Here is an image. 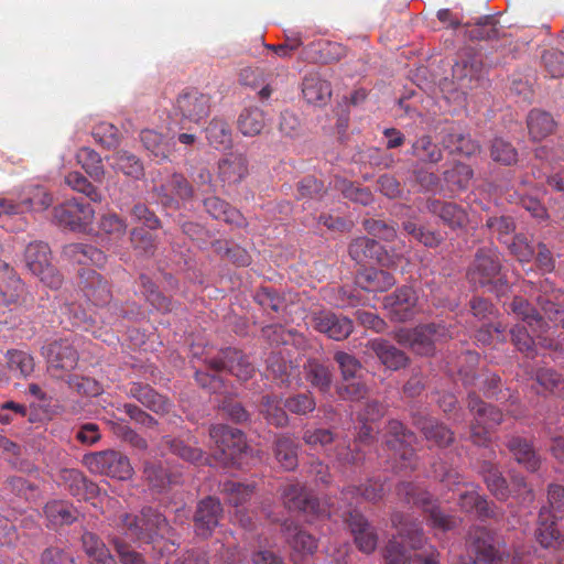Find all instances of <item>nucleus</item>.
<instances>
[{
  "label": "nucleus",
  "mask_w": 564,
  "mask_h": 564,
  "mask_svg": "<svg viewBox=\"0 0 564 564\" xmlns=\"http://www.w3.org/2000/svg\"><path fill=\"white\" fill-rule=\"evenodd\" d=\"M208 370L223 371L227 370L241 381L249 380L256 369L248 358L236 348H226L218 356L205 360Z\"/></svg>",
  "instance_id": "9b49d317"
},
{
  "label": "nucleus",
  "mask_w": 564,
  "mask_h": 564,
  "mask_svg": "<svg viewBox=\"0 0 564 564\" xmlns=\"http://www.w3.org/2000/svg\"><path fill=\"white\" fill-rule=\"evenodd\" d=\"M26 268L32 274L40 278L41 282L51 289L62 285V275L51 262V250L47 243L35 241L28 245L24 252Z\"/></svg>",
  "instance_id": "39448f33"
},
{
  "label": "nucleus",
  "mask_w": 564,
  "mask_h": 564,
  "mask_svg": "<svg viewBox=\"0 0 564 564\" xmlns=\"http://www.w3.org/2000/svg\"><path fill=\"white\" fill-rule=\"evenodd\" d=\"M348 251L351 259L357 263L375 261L382 267H390L394 263L382 246L368 237H359L352 240Z\"/></svg>",
  "instance_id": "412c9836"
},
{
  "label": "nucleus",
  "mask_w": 564,
  "mask_h": 564,
  "mask_svg": "<svg viewBox=\"0 0 564 564\" xmlns=\"http://www.w3.org/2000/svg\"><path fill=\"white\" fill-rule=\"evenodd\" d=\"M140 516L143 531H149L151 535V543L158 538H164L169 533L170 525L166 518L159 511L152 508H144Z\"/></svg>",
  "instance_id": "864d4df0"
},
{
  "label": "nucleus",
  "mask_w": 564,
  "mask_h": 564,
  "mask_svg": "<svg viewBox=\"0 0 564 564\" xmlns=\"http://www.w3.org/2000/svg\"><path fill=\"white\" fill-rule=\"evenodd\" d=\"M412 154L429 163H437L443 159L441 149L430 135H422L412 144Z\"/></svg>",
  "instance_id": "69168bd1"
},
{
  "label": "nucleus",
  "mask_w": 564,
  "mask_h": 564,
  "mask_svg": "<svg viewBox=\"0 0 564 564\" xmlns=\"http://www.w3.org/2000/svg\"><path fill=\"white\" fill-rule=\"evenodd\" d=\"M8 369L15 376L29 378L35 368L34 357L24 350L10 349L6 354Z\"/></svg>",
  "instance_id": "603ef678"
},
{
  "label": "nucleus",
  "mask_w": 564,
  "mask_h": 564,
  "mask_svg": "<svg viewBox=\"0 0 564 564\" xmlns=\"http://www.w3.org/2000/svg\"><path fill=\"white\" fill-rule=\"evenodd\" d=\"M458 506L465 512L476 511L479 518L488 519L495 517V505L479 495L477 487L459 495Z\"/></svg>",
  "instance_id": "e433bc0d"
},
{
  "label": "nucleus",
  "mask_w": 564,
  "mask_h": 564,
  "mask_svg": "<svg viewBox=\"0 0 564 564\" xmlns=\"http://www.w3.org/2000/svg\"><path fill=\"white\" fill-rule=\"evenodd\" d=\"M162 446L169 448L172 454L183 460L192 464H203L208 460L200 448L192 446L180 438L164 436L162 440Z\"/></svg>",
  "instance_id": "37998d69"
},
{
  "label": "nucleus",
  "mask_w": 564,
  "mask_h": 564,
  "mask_svg": "<svg viewBox=\"0 0 564 564\" xmlns=\"http://www.w3.org/2000/svg\"><path fill=\"white\" fill-rule=\"evenodd\" d=\"M485 67L480 56L466 54L453 66V77L462 89L477 87L484 78Z\"/></svg>",
  "instance_id": "aec40b11"
},
{
  "label": "nucleus",
  "mask_w": 564,
  "mask_h": 564,
  "mask_svg": "<svg viewBox=\"0 0 564 564\" xmlns=\"http://www.w3.org/2000/svg\"><path fill=\"white\" fill-rule=\"evenodd\" d=\"M237 126L246 137L258 135L265 126L264 112L258 107H247L240 112Z\"/></svg>",
  "instance_id": "49530a36"
},
{
  "label": "nucleus",
  "mask_w": 564,
  "mask_h": 564,
  "mask_svg": "<svg viewBox=\"0 0 564 564\" xmlns=\"http://www.w3.org/2000/svg\"><path fill=\"white\" fill-rule=\"evenodd\" d=\"M366 347L390 370L397 371L409 364V357L387 339H370Z\"/></svg>",
  "instance_id": "393cba45"
},
{
  "label": "nucleus",
  "mask_w": 564,
  "mask_h": 564,
  "mask_svg": "<svg viewBox=\"0 0 564 564\" xmlns=\"http://www.w3.org/2000/svg\"><path fill=\"white\" fill-rule=\"evenodd\" d=\"M394 283V276L383 270L369 269L357 276V284L367 292H384Z\"/></svg>",
  "instance_id": "a19ab883"
},
{
  "label": "nucleus",
  "mask_w": 564,
  "mask_h": 564,
  "mask_svg": "<svg viewBox=\"0 0 564 564\" xmlns=\"http://www.w3.org/2000/svg\"><path fill=\"white\" fill-rule=\"evenodd\" d=\"M62 478L69 494L78 499H87L97 492V485L89 481L83 473L77 469H65Z\"/></svg>",
  "instance_id": "4c0bfd02"
},
{
  "label": "nucleus",
  "mask_w": 564,
  "mask_h": 564,
  "mask_svg": "<svg viewBox=\"0 0 564 564\" xmlns=\"http://www.w3.org/2000/svg\"><path fill=\"white\" fill-rule=\"evenodd\" d=\"M340 518L348 525L358 550L365 554L375 552L378 545V533L369 521L356 509L346 510Z\"/></svg>",
  "instance_id": "ddd939ff"
},
{
  "label": "nucleus",
  "mask_w": 564,
  "mask_h": 564,
  "mask_svg": "<svg viewBox=\"0 0 564 564\" xmlns=\"http://www.w3.org/2000/svg\"><path fill=\"white\" fill-rule=\"evenodd\" d=\"M490 156L497 163L511 165L518 161V151L509 141L495 138L490 145Z\"/></svg>",
  "instance_id": "774afa93"
},
{
  "label": "nucleus",
  "mask_w": 564,
  "mask_h": 564,
  "mask_svg": "<svg viewBox=\"0 0 564 564\" xmlns=\"http://www.w3.org/2000/svg\"><path fill=\"white\" fill-rule=\"evenodd\" d=\"M47 370L52 377L63 379L66 372L74 370L78 364V352L68 339L53 340L42 347Z\"/></svg>",
  "instance_id": "0eeeda50"
},
{
  "label": "nucleus",
  "mask_w": 564,
  "mask_h": 564,
  "mask_svg": "<svg viewBox=\"0 0 564 564\" xmlns=\"http://www.w3.org/2000/svg\"><path fill=\"white\" fill-rule=\"evenodd\" d=\"M466 276L471 285L487 289L497 294L505 292L508 288L501 254L494 246L477 249Z\"/></svg>",
  "instance_id": "f257e3e1"
},
{
  "label": "nucleus",
  "mask_w": 564,
  "mask_h": 564,
  "mask_svg": "<svg viewBox=\"0 0 564 564\" xmlns=\"http://www.w3.org/2000/svg\"><path fill=\"white\" fill-rule=\"evenodd\" d=\"M417 301V294L412 288L402 286L384 296L383 306L393 321L406 322L419 312Z\"/></svg>",
  "instance_id": "2eb2a0df"
},
{
  "label": "nucleus",
  "mask_w": 564,
  "mask_h": 564,
  "mask_svg": "<svg viewBox=\"0 0 564 564\" xmlns=\"http://www.w3.org/2000/svg\"><path fill=\"white\" fill-rule=\"evenodd\" d=\"M468 409L474 414V420L489 430L502 423V412L497 406L485 403L475 392L468 394Z\"/></svg>",
  "instance_id": "7c9ffc66"
},
{
  "label": "nucleus",
  "mask_w": 564,
  "mask_h": 564,
  "mask_svg": "<svg viewBox=\"0 0 564 564\" xmlns=\"http://www.w3.org/2000/svg\"><path fill=\"white\" fill-rule=\"evenodd\" d=\"M426 208L432 215L437 216L444 225L453 230L463 229L469 223L466 209L456 203L429 198Z\"/></svg>",
  "instance_id": "4be33fe9"
},
{
  "label": "nucleus",
  "mask_w": 564,
  "mask_h": 564,
  "mask_svg": "<svg viewBox=\"0 0 564 564\" xmlns=\"http://www.w3.org/2000/svg\"><path fill=\"white\" fill-rule=\"evenodd\" d=\"M536 291L534 299L545 317L564 328V291L555 288L547 278L539 281Z\"/></svg>",
  "instance_id": "9d476101"
},
{
  "label": "nucleus",
  "mask_w": 564,
  "mask_h": 564,
  "mask_svg": "<svg viewBox=\"0 0 564 564\" xmlns=\"http://www.w3.org/2000/svg\"><path fill=\"white\" fill-rule=\"evenodd\" d=\"M398 492L409 503L422 508L427 513V521L433 529L446 532L457 525V519L442 511L429 491L412 482H402L398 488Z\"/></svg>",
  "instance_id": "7ed1b4c3"
},
{
  "label": "nucleus",
  "mask_w": 564,
  "mask_h": 564,
  "mask_svg": "<svg viewBox=\"0 0 564 564\" xmlns=\"http://www.w3.org/2000/svg\"><path fill=\"white\" fill-rule=\"evenodd\" d=\"M128 395L135 399L156 414H165L171 409L170 400L166 397L159 394L149 384L132 383L128 391Z\"/></svg>",
  "instance_id": "bb28decb"
},
{
  "label": "nucleus",
  "mask_w": 564,
  "mask_h": 564,
  "mask_svg": "<svg viewBox=\"0 0 564 564\" xmlns=\"http://www.w3.org/2000/svg\"><path fill=\"white\" fill-rule=\"evenodd\" d=\"M223 518V507L218 499L207 497L197 503L193 518L196 535L207 539Z\"/></svg>",
  "instance_id": "6ab92c4d"
},
{
  "label": "nucleus",
  "mask_w": 564,
  "mask_h": 564,
  "mask_svg": "<svg viewBox=\"0 0 564 564\" xmlns=\"http://www.w3.org/2000/svg\"><path fill=\"white\" fill-rule=\"evenodd\" d=\"M529 134L533 140H542L550 135L555 128V121L549 112L533 109L527 119Z\"/></svg>",
  "instance_id": "de8ad7c7"
},
{
  "label": "nucleus",
  "mask_w": 564,
  "mask_h": 564,
  "mask_svg": "<svg viewBox=\"0 0 564 564\" xmlns=\"http://www.w3.org/2000/svg\"><path fill=\"white\" fill-rule=\"evenodd\" d=\"M205 210L215 219L236 227L246 226V218L235 207L217 196L206 197L203 200Z\"/></svg>",
  "instance_id": "cd10ccee"
},
{
  "label": "nucleus",
  "mask_w": 564,
  "mask_h": 564,
  "mask_svg": "<svg viewBox=\"0 0 564 564\" xmlns=\"http://www.w3.org/2000/svg\"><path fill=\"white\" fill-rule=\"evenodd\" d=\"M82 542L85 553L97 564H117L107 545L95 533L85 532Z\"/></svg>",
  "instance_id": "a18cd8bd"
},
{
  "label": "nucleus",
  "mask_w": 564,
  "mask_h": 564,
  "mask_svg": "<svg viewBox=\"0 0 564 564\" xmlns=\"http://www.w3.org/2000/svg\"><path fill=\"white\" fill-rule=\"evenodd\" d=\"M80 288L89 302L96 306L108 304L112 297L111 291L106 281L93 269H82L79 272Z\"/></svg>",
  "instance_id": "5701e85b"
},
{
  "label": "nucleus",
  "mask_w": 564,
  "mask_h": 564,
  "mask_svg": "<svg viewBox=\"0 0 564 564\" xmlns=\"http://www.w3.org/2000/svg\"><path fill=\"white\" fill-rule=\"evenodd\" d=\"M88 469L98 475L108 476L119 480L132 477L133 468L129 458L117 451H104L86 455L84 458Z\"/></svg>",
  "instance_id": "423d86ee"
},
{
  "label": "nucleus",
  "mask_w": 564,
  "mask_h": 564,
  "mask_svg": "<svg viewBox=\"0 0 564 564\" xmlns=\"http://www.w3.org/2000/svg\"><path fill=\"white\" fill-rule=\"evenodd\" d=\"M24 291V284L7 262L0 261V292L9 302H15Z\"/></svg>",
  "instance_id": "ea45409f"
},
{
  "label": "nucleus",
  "mask_w": 564,
  "mask_h": 564,
  "mask_svg": "<svg viewBox=\"0 0 564 564\" xmlns=\"http://www.w3.org/2000/svg\"><path fill=\"white\" fill-rule=\"evenodd\" d=\"M449 336L448 329L441 324L430 323L414 328H400L394 332V339L420 356H432L435 344Z\"/></svg>",
  "instance_id": "f03ea898"
},
{
  "label": "nucleus",
  "mask_w": 564,
  "mask_h": 564,
  "mask_svg": "<svg viewBox=\"0 0 564 564\" xmlns=\"http://www.w3.org/2000/svg\"><path fill=\"white\" fill-rule=\"evenodd\" d=\"M391 522L398 529L400 539L408 542L411 549L420 550L423 547L424 534L420 522L408 521L399 512L392 514Z\"/></svg>",
  "instance_id": "72a5a7b5"
},
{
  "label": "nucleus",
  "mask_w": 564,
  "mask_h": 564,
  "mask_svg": "<svg viewBox=\"0 0 564 564\" xmlns=\"http://www.w3.org/2000/svg\"><path fill=\"white\" fill-rule=\"evenodd\" d=\"M507 447L527 470L533 473L540 468V457L527 440L513 436L507 442Z\"/></svg>",
  "instance_id": "f704fd0d"
},
{
  "label": "nucleus",
  "mask_w": 564,
  "mask_h": 564,
  "mask_svg": "<svg viewBox=\"0 0 564 564\" xmlns=\"http://www.w3.org/2000/svg\"><path fill=\"white\" fill-rule=\"evenodd\" d=\"M65 183L74 191L84 194L94 203L102 200L101 193L79 172H69Z\"/></svg>",
  "instance_id": "338daca9"
},
{
  "label": "nucleus",
  "mask_w": 564,
  "mask_h": 564,
  "mask_svg": "<svg viewBox=\"0 0 564 564\" xmlns=\"http://www.w3.org/2000/svg\"><path fill=\"white\" fill-rule=\"evenodd\" d=\"M479 474L482 476L488 490L498 500L506 501L509 498V486L497 465L489 460H484L479 466Z\"/></svg>",
  "instance_id": "473e14b6"
},
{
  "label": "nucleus",
  "mask_w": 564,
  "mask_h": 564,
  "mask_svg": "<svg viewBox=\"0 0 564 564\" xmlns=\"http://www.w3.org/2000/svg\"><path fill=\"white\" fill-rule=\"evenodd\" d=\"M305 379L322 393L329 391L333 373L328 366L317 359H310L305 366Z\"/></svg>",
  "instance_id": "79ce46f5"
},
{
  "label": "nucleus",
  "mask_w": 564,
  "mask_h": 564,
  "mask_svg": "<svg viewBox=\"0 0 564 564\" xmlns=\"http://www.w3.org/2000/svg\"><path fill=\"white\" fill-rule=\"evenodd\" d=\"M274 455L286 470H293L297 466V445L288 435H281L275 440Z\"/></svg>",
  "instance_id": "5fc2aeb1"
},
{
  "label": "nucleus",
  "mask_w": 564,
  "mask_h": 564,
  "mask_svg": "<svg viewBox=\"0 0 564 564\" xmlns=\"http://www.w3.org/2000/svg\"><path fill=\"white\" fill-rule=\"evenodd\" d=\"M302 93L308 104L324 106L332 97V86L318 74H308L303 79Z\"/></svg>",
  "instance_id": "2f4dec72"
},
{
  "label": "nucleus",
  "mask_w": 564,
  "mask_h": 564,
  "mask_svg": "<svg viewBox=\"0 0 564 564\" xmlns=\"http://www.w3.org/2000/svg\"><path fill=\"white\" fill-rule=\"evenodd\" d=\"M143 147L155 158L164 160L169 158L170 145L164 137L155 130L144 129L140 132Z\"/></svg>",
  "instance_id": "680f3d73"
},
{
  "label": "nucleus",
  "mask_w": 564,
  "mask_h": 564,
  "mask_svg": "<svg viewBox=\"0 0 564 564\" xmlns=\"http://www.w3.org/2000/svg\"><path fill=\"white\" fill-rule=\"evenodd\" d=\"M248 174V161L242 154L230 153L218 163V178L227 185L240 183Z\"/></svg>",
  "instance_id": "c756f323"
},
{
  "label": "nucleus",
  "mask_w": 564,
  "mask_h": 564,
  "mask_svg": "<svg viewBox=\"0 0 564 564\" xmlns=\"http://www.w3.org/2000/svg\"><path fill=\"white\" fill-rule=\"evenodd\" d=\"M415 435L408 431L398 420L388 423L386 446L393 452L395 468L404 471H412L417 467V456L412 443Z\"/></svg>",
  "instance_id": "20e7f679"
},
{
  "label": "nucleus",
  "mask_w": 564,
  "mask_h": 564,
  "mask_svg": "<svg viewBox=\"0 0 564 564\" xmlns=\"http://www.w3.org/2000/svg\"><path fill=\"white\" fill-rule=\"evenodd\" d=\"M4 489L26 501H35L40 497L37 485L20 476L9 477L4 482Z\"/></svg>",
  "instance_id": "e2e57ef3"
},
{
  "label": "nucleus",
  "mask_w": 564,
  "mask_h": 564,
  "mask_svg": "<svg viewBox=\"0 0 564 564\" xmlns=\"http://www.w3.org/2000/svg\"><path fill=\"white\" fill-rule=\"evenodd\" d=\"M387 491L386 481L381 478H370L359 487L349 486L343 490L345 498H355L360 496L364 500L376 502L383 498Z\"/></svg>",
  "instance_id": "c03bdc74"
},
{
  "label": "nucleus",
  "mask_w": 564,
  "mask_h": 564,
  "mask_svg": "<svg viewBox=\"0 0 564 564\" xmlns=\"http://www.w3.org/2000/svg\"><path fill=\"white\" fill-rule=\"evenodd\" d=\"M438 552L433 546H430L425 554L412 556L397 538L388 542L384 552L386 564H438Z\"/></svg>",
  "instance_id": "b1692460"
},
{
  "label": "nucleus",
  "mask_w": 564,
  "mask_h": 564,
  "mask_svg": "<svg viewBox=\"0 0 564 564\" xmlns=\"http://www.w3.org/2000/svg\"><path fill=\"white\" fill-rule=\"evenodd\" d=\"M209 436L215 442L224 463L236 459L247 448L243 433L235 427L213 425L209 429Z\"/></svg>",
  "instance_id": "4468645a"
},
{
  "label": "nucleus",
  "mask_w": 564,
  "mask_h": 564,
  "mask_svg": "<svg viewBox=\"0 0 564 564\" xmlns=\"http://www.w3.org/2000/svg\"><path fill=\"white\" fill-rule=\"evenodd\" d=\"M284 507L290 511H297L306 516L329 517L332 511L316 499L304 485L299 482L285 485L281 489Z\"/></svg>",
  "instance_id": "6e6552de"
},
{
  "label": "nucleus",
  "mask_w": 564,
  "mask_h": 564,
  "mask_svg": "<svg viewBox=\"0 0 564 564\" xmlns=\"http://www.w3.org/2000/svg\"><path fill=\"white\" fill-rule=\"evenodd\" d=\"M260 413L269 424L276 427H283L289 423L285 408L281 405V400L276 395H263L261 398Z\"/></svg>",
  "instance_id": "8fccbe9b"
},
{
  "label": "nucleus",
  "mask_w": 564,
  "mask_h": 564,
  "mask_svg": "<svg viewBox=\"0 0 564 564\" xmlns=\"http://www.w3.org/2000/svg\"><path fill=\"white\" fill-rule=\"evenodd\" d=\"M470 549L475 554V564H503V554L495 544L494 533L484 527L475 528L470 534Z\"/></svg>",
  "instance_id": "a211bd4d"
},
{
  "label": "nucleus",
  "mask_w": 564,
  "mask_h": 564,
  "mask_svg": "<svg viewBox=\"0 0 564 564\" xmlns=\"http://www.w3.org/2000/svg\"><path fill=\"white\" fill-rule=\"evenodd\" d=\"M95 210L89 204L76 199L67 200L53 210V218L59 226L73 231L85 230L94 219Z\"/></svg>",
  "instance_id": "f8f14e48"
},
{
  "label": "nucleus",
  "mask_w": 564,
  "mask_h": 564,
  "mask_svg": "<svg viewBox=\"0 0 564 564\" xmlns=\"http://www.w3.org/2000/svg\"><path fill=\"white\" fill-rule=\"evenodd\" d=\"M141 285L147 301L158 311L169 313L173 310L172 301L163 295L156 285L145 275L140 276Z\"/></svg>",
  "instance_id": "0e129e2a"
},
{
  "label": "nucleus",
  "mask_w": 564,
  "mask_h": 564,
  "mask_svg": "<svg viewBox=\"0 0 564 564\" xmlns=\"http://www.w3.org/2000/svg\"><path fill=\"white\" fill-rule=\"evenodd\" d=\"M417 425L425 438L438 447L448 446L454 440V433L434 419H424Z\"/></svg>",
  "instance_id": "09e8293b"
},
{
  "label": "nucleus",
  "mask_w": 564,
  "mask_h": 564,
  "mask_svg": "<svg viewBox=\"0 0 564 564\" xmlns=\"http://www.w3.org/2000/svg\"><path fill=\"white\" fill-rule=\"evenodd\" d=\"M77 163L95 181L101 182L105 177V169L99 153L90 148H82L76 154Z\"/></svg>",
  "instance_id": "bf43d9fd"
},
{
  "label": "nucleus",
  "mask_w": 564,
  "mask_h": 564,
  "mask_svg": "<svg viewBox=\"0 0 564 564\" xmlns=\"http://www.w3.org/2000/svg\"><path fill=\"white\" fill-rule=\"evenodd\" d=\"M210 96L199 93L196 89L182 91L175 100L173 111L184 120L199 123L210 113Z\"/></svg>",
  "instance_id": "1a4fd4ad"
},
{
  "label": "nucleus",
  "mask_w": 564,
  "mask_h": 564,
  "mask_svg": "<svg viewBox=\"0 0 564 564\" xmlns=\"http://www.w3.org/2000/svg\"><path fill=\"white\" fill-rule=\"evenodd\" d=\"M557 520L551 517L546 507L541 508L535 531L536 540L541 546L545 549L553 547L558 551L564 549V540L555 527Z\"/></svg>",
  "instance_id": "a878e982"
},
{
  "label": "nucleus",
  "mask_w": 564,
  "mask_h": 564,
  "mask_svg": "<svg viewBox=\"0 0 564 564\" xmlns=\"http://www.w3.org/2000/svg\"><path fill=\"white\" fill-rule=\"evenodd\" d=\"M205 131L209 144L216 149H227L232 143L231 129L224 119L214 118Z\"/></svg>",
  "instance_id": "13d9d810"
},
{
  "label": "nucleus",
  "mask_w": 564,
  "mask_h": 564,
  "mask_svg": "<svg viewBox=\"0 0 564 564\" xmlns=\"http://www.w3.org/2000/svg\"><path fill=\"white\" fill-rule=\"evenodd\" d=\"M116 528L127 539L139 543H151L149 531H143L141 516L122 513L118 517Z\"/></svg>",
  "instance_id": "58836bf2"
},
{
  "label": "nucleus",
  "mask_w": 564,
  "mask_h": 564,
  "mask_svg": "<svg viewBox=\"0 0 564 564\" xmlns=\"http://www.w3.org/2000/svg\"><path fill=\"white\" fill-rule=\"evenodd\" d=\"M473 176V169L460 162L455 163L451 169L445 170L443 173L444 182L451 192L466 189L469 186Z\"/></svg>",
  "instance_id": "3c124183"
},
{
  "label": "nucleus",
  "mask_w": 564,
  "mask_h": 564,
  "mask_svg": "<svg viewBox=\"0 0 564 564\" xmlns=\"http://www.w3.org/2000/svg\"><path fill=\"white\" fill-rule=\"evenodd\" d=\"M111 166L116 171L122 172L124 175L130 176L132 178L139 180L144 174L143 164L139 158L134 154L121 150L116 152L112 156Z\"/></svg>",
  "instance_id": "4d7b16f0"
},
{
  "label": "nucleus",
  "mask_w": 564,
  "mask_h": 564,
  "mask_svg": "<svg viewBox=\"0 0 564 564\" xmlns=\"http://www.w3.org/2000/svg\"><path fill=\"white\" fill-rule=\"evenodd\" d=\"M63 256L70 262L77 264H94L102 267L107 261V257L104 251L94 246L82 242L66 245L63 248Z\"/></svg>",
  "instance_id": "c85d7f7f"
},
{
  "label": "nucleus",
  "mask_w": 564,
  "mask_h": 564,
  "mask_svg": "<svg viewBox=\"0 0 564 564\" xmlns=\"http://www.w3.org/2000/svg\"><path fill=\"white\" fill-rule=\"evenodd\" d=\"M143 476L149 486L159 491L177 481L161 464L151 462L144 464Z\"/></svg>",
  "instance_id": "052dcab7"
},
{
  "label": "nucleus",
  "mask_w": 564,
  "mask_h": 564,
  "mask_svg": "<svg viewBox=\"0 0 564 564\" xmlns=\"http://www.w3.org/2000/svg\"><path fill=\"white\" fill-rule=\"evenodd\" d=\"M281 530L290 547L292 549V558L294 564H302L301 562L306 557L313 555L317 550V540L302 530L295 522L285 520Z\"/></svg>",
  "instance_id": "f3484780"
},
{
  "label": "nucleus",
  "mask_w": 564,
  "mask_h": 564,
  "mask_svg": "<svg viewBox=\"0 0 564 564\" xmlns=\"http://www.w3.org/2000/svg\"><path fill=\"white\" fill-rule=\"evenodd\" d=\"M312 327L334 340L346 339L354 330L352 321L332 311L315 312L311 316Z\"/></svg>",
  "instance_id": "dca6fc26"
},
{
  "label": "nucleus",
  "mask_w": 564,
  "mask_h": 564,
  "mask_svg": "<svg viewBox=\"0 0 564 564\" xmlns=\"http://www.w3.org/2000/svg\"><path fill=\"white\" fill-rule=\"evenodd\" d=\"M44 514L52 527L70 524L77 519V511L65 501L47 502Z\"/></svg>",
  "instance_id": "6e6d98bb"
},
{
  "label": "nucleus",
  "mask_w": 564,
  "mask_h": 564,
  "mask_svg": "<svg viewBox=\"0 0 564 564\" xmlns=\"http://www.w3.org/2000/svg\"><path fill=\"white\" fill-rule=\"evenodd\" d=\"M510 308L518 317L525 322L538 336L546 332L549 327L547 323L525 299L516 296L510 304Z\"/></svg>",
  "instance_id": "c9c22d12"
}]
</instances>
